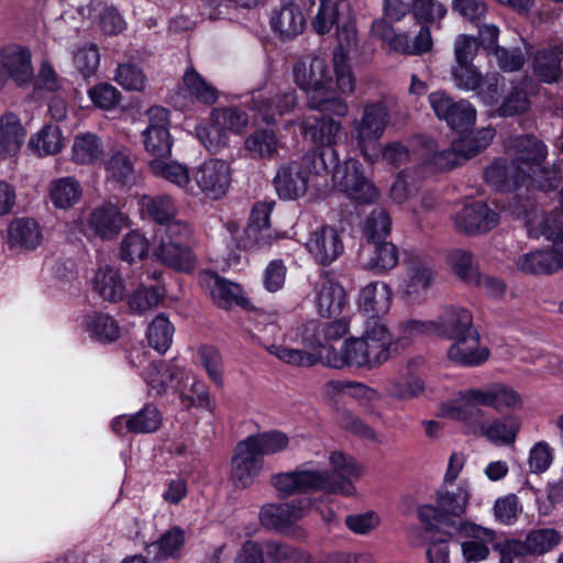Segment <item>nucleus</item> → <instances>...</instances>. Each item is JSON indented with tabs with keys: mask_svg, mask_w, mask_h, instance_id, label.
<instances>
[{
	"mask_svg": "<svg viewBox=\"0 0 563 563\" xmlns=\"http://www.w3.org/2000/svg\"><path fill=\"white\" fill-rule=\"evenodd\" d=\"M332 471L319 462L307 461L295 470L272 475L271 484L279 496L307 495L313 493L353 496L356 488L352 479L361 478L364 467L351 455L333 451L328 456Z\"/></svg>",
	"mask_w": 563,
	"mask_h": 563,
	"instance_id": "obj_1",
	"label": "nucleus"
},
{
	"mask_svg": "<svg viewBox=\"0 0 563 563\" xmlns=\"http://www.w3.org/2000/svg\"><path fill=\"white\" fill-rule=\"evenodd\" d=\"M347 342L352 365L356 368L374 369L388 361L393 338L379 318H368L363 334L350 338Z\"/></svg>",
	"mask_w": 563,
	"mask_h": 563,
	"instance_id": "obj_2",
	"label": "nucleus"
},
{
	"mask_svg": "<svg viewBox=\"0 0 563 563\" xmlns=\"http://www.w3.org/2000/svg\"><path fill=\"white\" fill-rule=\"evenodd\" d=\"M471 496V487L466 481L457 485L442 483L434 492L433 504H423L417 508L418 518L430 528L439 523L448 525L465 514Z\"/></svg>",
	"mask_w": 563,
	"mask_h": 563,
	"instance_id": "obj_3",
	"label": "nucleus"
},
{
	"mask_svg": "<svg viewBox=\"0 0 563 563\" xmlns=\"http://www.w3.org/2000/svg\"><path fill=\"white\" fill-rule=\"evenodd\" d=\"M390 122L386 103L382 101L366 102L360 119L351 123V137L362 156L374 163L380 153V139Z\"/></svg>",
	"mask_w": 563,
	"mask_h": 563,
	"instance_id": "obj_4",
	"label": "nucleus"
},
{
	"mask_svg": "<svg viewBox=\"0 0 563 563\" xmlns=\"http://www.w3.org/2000/svg\"><path fill=\"white\" fill-rule=\"evenodd\" d=\"M249 125V115L236 108L214 109L211 122L197 128V136L209 152H219L229 144V132L241 134Z\"/></svg>",
	"mask_w": 563,
	"mask_h": 563,
	"instance_id": "obj_5",
	"label": "nucleus"
},
{
	"mask_svg": "<svg viewBox=\"0 0 563 563\" xmlns=\"http://www.w3.org/2000/svg\"><path fill=\"white\" fill-rule=\"evenodd\" d=\"M372 33L380 38L391 52L402 55H422L432 49L433 41L429 26L422 25L413 41L407 32H397L395 27L385 20H374Z\"/></svg>",
	"mask_w": 563,
	"mask_h": 563,
	"instance_id": "obj_6",
	"label": "nucleus"
},
{
	"mask_svg": "<svg viewBox=\"0 0 563 563\" xmlns=\"http://www.w3.org/2000/svg\"><path fill=\"white\" fill-rule=\"evenodd\" d=\"M333 184L346 197L358 203H373L378 198V190L364 176L362 164L353 158L335 166Z\"/></svg>",
	"mask_w": 563,
	"mask_h": 563,
	"instance_id": "obj_7",
	"label": "nucleus"
},
{
	"mask_svg": "<svg viewBox=\"0 0 563 563\" xmlns=\"http://www.w3.org/2000/svg\"><path fill=\"white\" fill-rule=\"evenodd\" d=\"M338 45L333 51L332 73L335 77L338 89L342 93H353L355 78L349 64V49L357 43V29L355 23L347 22L338 27Z\"/></svg>",
	"mask_w": 563,
	"mask_h": 563,
	"instance_id": "obj_8",
	"label": "nucleus"
},
{
	"mask_svg": "<svg viewBox=\"0 0 563 563\" xmlns=\"http://www.w3.org/2000/svg\"><path fill=\"white\" fill-rule=\"evenodd\" d=\"M314 0H280L279 7L271 15V27L278 36L290 40L305 30L306 14L314 5Z\"/></svg>",
	"mask_w": 563,
	"mask_h": 563,
	"instance_id": "obj_9",
	"label": "nucleus"
},
{
	"mask_svg": "<svg viewBox=\"0 0 563 563\" xmlns=\"http://www.w3.org/2000/svg\"><path fill=\"white\" fill-rule=\"evenodd\" d=\"M232 168L228 161L209 158L192 173V178L200 191L210 199L223 197L231 185Z\"/></svg>",
	"mask_w": 563,
	"mask_h": 563,
	"instance_id": "obj_10",
	"label": "nucleus"
},
{
	"mask_svg": "<svg viewBox=\"0 0 563 563\" xmlns=\"http://www.w3.org/2000/svg\"><path fill=\"white\" fill-rule=\"evenodd\" d=\"M292 71L296 85L308 95V102L330 84H335L327 60L319 56H307L297 62Z\"/></svg>",
	"mask_w": 563,
	"mask_h": 563,
	"instance_id": "obj_11",
	"label": "nucleus"
},
{
	"mask_svg": "<svg viewBox=\"0 0 563 563\" xmlns=\"http://www.w3.org/2000/svg\"><path fill=\"white\" fill-rule=\"evenodd\" d=\"M429 102L435 115L454 130L467 129L476 121V110L468 101H454L444 91L430 93Z\"/></svg>",
	"mask_w": 563,
	"mask_h": 563,
	"instance_id": "obj_12",
	"label": "nucleus"
},
{
	"mask_svg": "<svg viewBox=\"0 0 563 563\" xmlns=\"http://www.w3.org/2000/svg\"><path fill=\"white\" fill-rule=\"evenodd\" d=\"M506 153L511 162L526 173L544 164L548 157L547 145L534 135H518L506 144Z\"/></svg>",
	"mask_w": 563,
	"mask_h": 563,
	"instance_id": "obj_13",
	"label": "nucleus"
},
{
	"mask_svg": "<svg viewBox=\"0 0 563 563\" xmlns=\"http://www.w3.org/2000/svg\"><path fill=\"white\" fill-rule=\"evenodd\" d=\"M460 534L463 539L461 542L462 556L466 563H479L489 558L495 541L494 529L474 522H464L461 525Z\"/></svg>",
	"mask_w": 563,
	"mask_h": 563,
	"instance_id": "obj_14",
	"label": "nucleus"
},
{
	"mask_svg": "<svg viewBox=\"0 0 563 563\" xmlns=\"http://www.w3.org/2000/svg\"><path fill=\"white\" fill-rule=\"evenodd\" d=\"M311 156L306 155L299 162H291L280 167L274 178V185L278 196L292 200L302 196L308 188L309 163Z\"/></svg>",
	"mask_w": 563,
	"mask_h": 563,
	"instance_id": "obj_15",
	"label": "nucleus"
},
{
	"mask_svg": "<svg viewBox=\"0 0 563 563\" xmlns=\"http://www.w3.org/2000/svg\"><path fill=\"white\" fill-rule=\"evenodd\" d=\"M263 466V457L242 440L236 444L231 459L230 481L234 487L245 489L254 484Z\"/></svg>",
	"mask_w": 563,
	"mask_h": 563,
	"instance_id": "obj_16",
	"label": "nucleus"
},
{
	"mask_svg": "<svg viewBox=\"0 0 563 563\" xmlns=\"http://www.w3.org/2000/svg\"><path fill=\"white\" fill-rule=\"evenodd\" d=\"M310 504L303 500H291L282 504H268L261 508V523L279 532H287L298 520L303 518Z\"/></svg>",
	"mask_w": 563,
	"mask_h": 563,
	"instance_id": "obj_17",
	"label": "nucleus"
},
{
	"mask_svg": "<svg viewBox=\"0 0 563 563\" xmlns=\"http://www.w3.org/2000/svg\"><path fill=\"white\" fill-rule=\"evenodd\" d=\"M520 428V420L516 416L496 417L479 424H470L468 434L483 437L497 446H506L516 442Z\"/></svg>",
	"mask_w": 563,
	"mask_h": 563,
	"instance_id": "obj_18",
	"label": "nucleus"
},
{
	"mask_svg": "<svg viewBox=\"0 0 563 563\" xmlns=\"http://www.w3.org/2000/svg\"><path fill=\"white\" fill-rule=\"evenodd\" d=\"M312 258L322 266L335 262L344 252V244L338 230L323 225L314 230L306 244Z\"/></svg>",
	"mask_w": 563,
	"mask_h": 563,
	"instance_id": "obj_19",
	"label": "nucleus"
},
{
	"mask_svg": "<svg viewBox=\"0 0 563 563\" xmlns=\"http://www.w3.org/2000/svg\"><path fill=\"white\" fill-rule=\"evenodd\" d=\"M498 222V213L481 201L465 206L454 218L456 230L467 235L485 233Z\"/></svg>",
	"mask_w": 563,
	"mask_h": 563,
	"instance_id": "obj_20",
	"label": "nucleus"
},
{
	"mask_svg": "<svg viewBox=\"0 0 563 563\" xmlns=\"http://www.w3.org/2000/svg\"><path fill=\"white\" fill-rule=\"evenodd\" d=\"M274 206V200L255 203L251 212L250 224L245 231L247 236L245 247H266L282 238L280 234L269 229V217Z\"/></svg>",
	"mask_w": 563,
	"mask_h": 563,
	"instance_id": "obj_21",
	"label": "nucleus"
},
{
	"mask_svg": "<svg viewBox=\"0 0 563 563\" xmlns=\"http://www.w3.org/2000/svg\"><path fill=\"white\" fill-rule=\"evenodd\" d=\"M0 74L16 85L29 84L34 75L31 53L19 45H8L0 51Z\"/></svg>",
	"mask_w": 563,
	"mask_h": 563,
	"instance_id": "obj_22",
	"label": "nucleus"
},
{
	"mask_svg": "<svg viewBox=\"0 0 563 563\" xmlns=\"http://www.w3.org/2000/svg\"><path fill=\"white\" fill-rule=\"evenodd\" d=\"M450 361L462 366H478L489 356V351L481 344V335L477 329H473L457 338L448 349Z\"/></svg>",
	"mask_w": 563,
	"mask_h": 563,
	"instance_id": "obj_23",
	"label": "nucleus"
},
{
	"mask_svg": "<svg viewBox=\"0 0 563 563\" xmlns=\"http://www.w3.org/2000/svg\"><path fill=\"white\" fill-rule=\"evenodd\" d=\"M316 303L321 317H334L341 313L346 305L344 288L336 283L327 271L320 273L316 284Z\"/></svg>",
	"mask_w": 563,
	"mask_h": 563,
	"instance_id": "obj_24",
	"label": "nucleus"
},
{
	"mask_svg": "<svg viewBox=\"0 0 563 563\" xmlns=\"http://www.w3.org/2000/svg\"><path fill=\"white\" fill-rule=\"evenodd\" d=\"M433 325L435 335L452 341L475 329L472 312L456 306L445 307Z\"/></svg>",
	"mask_w": 563,
	"mask_h": 563,
	"instance_id": "obj_25",
	"label": "nucleus"
},
{
	"mask_svg": "<svg viewBox=\"0 0 563 563\" xmlns=\"http://www.w3.org/2000/svg\"><path fill=\"white\" fill-rule=\"evenodd\" d=\"M128 225V217L112 203L95 208L88 219L89 229L102 240L114 239Z\"/></svg>",
	"mask_w": 563,
	"mask_h": 563,
	"instance_id": "obj_26",
	"label": "nucleus"
},
{
	"mask_svg": "<svg viewBox=\"0 0 563 563\" xmlns=\"http://www.w3.org/2000/svg\"><path fill=\"white\" fill-rule=\"evenodd\" d=\"M484 407L496 411L519 410L523 406L522 396L511 386L497 383L479 388L472 395Z\"/></svg>",
	"mask_w": 563,
	"mask_h": 563,
	"instance_id": "obj_27",
	"label": "nucleus"
},
{
	"mask_svg": "<svg viewBox=\"0 0 563 563\" xmlns=\"http://www.w3.org/2000/svg\"><path fill=\"white\" fill-rule=\"evenodd\" d=\"M526 172L506 158L495 159L485 170V179L494 189L508 191L526 185Z\"/></svg>",
	"mask_w": 563,
	"mask_h": 563,
	"instance_id": "obj_28",
	"label": "nucleus"
},
{
	"mask_svg": "<svg viewBox=\"0 0 563 563\" xmlns=\"http://www.w3.org/2000/svg\"><path fill=\"white\" fill-rule=\"evenodd\" d=\"M185 369L172 362L158 361L151 363L144 372L150 393L155 396L164 395L169 387L175 389L185 374Z\"/></svg>",
	"mask_w": 563,
	"mask_h": 563,
	"instance_id": "obj_29",
	"label": "nucleus"
},
{
	"mask_svg": "<svg viewBox=\"0 0 563 563\" xmlns=\"http://www.w3.org/2000/svg\"><path fill=\"white\" fill-rule=\"evenodd\" d=\"M24 129L18 114L7 111L0 115V157L15 156L25 140Z\"/></svg>",
	"mask_w": 563,
	"mask_h": 563,
	"instance_id": "obj_30",
	"label": "nucleus"
},
{
	"mask_svg": "<svg viewBox=\"0 0 563 563\" xmlns=\"http://www.w3.org/2000/svg\"><path fill=\"white\" fill-rule=\"evenodd\" d=\"M175 391L183 408L189 410L211 409V399L206 384L197 379L191 373L185 372L183 378L175 385Z\"/></svg>",
	"mask_w": 563,
	"mask_h": 563,
	"instance_id": "obj_31",
	"label": "nucleus"
},
{
	"mask_svg": "<svg viewBox=\"0 0 563 563\" xmlns=\"http://www.w3.org/2000/svg\"><path fill=\"white\" fill-rule=\"evenodd\" d=\"M391 296V289L386 283L372 282L361 289L357 305L371 318H377L389 310Z\"/></svg>",
	"mask_w": 563,
	"mask_h": 563,
	"instance_id": "obj_32",
	"label": "nucleus"
},
{
	"mask_svg": "<svg viewBox=\"0 0 563 563\" xmlns=\"http://www.w3.org/2000/svg\"><path fill=\"white\" fill-rule=\"evenodd\" d=\"M479 391V388H468L459 394V396L446 406V415L464 422V432L468 434L470 424H479L484 411L478 400L472 397L473 393Z\"/></svg>",
	"mask_w": 563,
	"mask_h": 563,
	"instance_id": "obj_33",
	"label": "nucleus"
},
{
	"mask_svg": "<svg viewBox=\"0 0 563 563\" xmlns=\"http://www.w3.org/2000/svg\"><path fill=\"white\" fill-rule=\"evenodd\" d=\"M92 288L100 298L110 302L121 301L126 291L125 283L120 272L110 266H100L92 278Z\"/></svg>",
	"mask_w": 563,
	"mask_h": 563,
	"instance_id": "obj_34",
	"label": "nucleus"
},
{
	"mask_svg": "<svg viewBox=\"0 0 563 563\" xmlns=\"http://www.w3.org/2000/svg\"><path fill=\"white\" fill-rule=\"evenodd\" d=\"M406 278L401 290L408 298H419L432 284L434 274L431 267L419 257H412L406 263Z\"/></svg>",
	"mask_w": 563,
	"mask_h": 563,
	"instance_id": "obj_35",
	"label": "nucleus"
},
{
	"mask_svg": "<svg viewBox=\"0 0 563 563\" xmlns=\"http://www.w3.org/2000/svg\"><path fill=\"white\" fill-rule=\"evenodd\" d=\"M156 257L176 271L190 272L196 264L191 245L161 240L155 251Z\"/></svg>",
	"mask_w": 563,
	"mask_h": 563,
	"instance_id": "obj_36",
	"label": "nucleus"
},
{
	"mask_svg": "<svg viewBox=\"0 0 563 563\" xmlns=\"http://www.w3.org/2000/svg\"><path fill=\"white\" fill-rule=\"evenodd\" d=\"M296 106L297 97L294 90L278 93L272 100L264 99L262 96L252 99V108L262 115L266 123H274L277 117L289 113Z\"/></svg>",
	"mask_w": 563,
	"mask_h": 563,
	"instance_id": "obj_37",
	"label": "nucleus"
},
{
	"mask_svg": "<svg viewBox=\"0 0 563 563\" xmlns=\"http://www.w3.org/2000/svg\"><path fill=\"white\" fill-rule=\"evenodd\" d=\"M8 238L12 247L32 250L41 243L42 232L35 220L20 218L10 223Z\"/></svg>",
	"mask_w": 563,
	"mask_h": 563,
	"instance_id": "obj_38",
	"label": "nucleus"
},
{
	"mask_svg": "<svg viewBox=\"0 0 563 563\" xmlns=\"http://www.w3.org/2000/svg\"><path fill=\"white\" fill-rule=\"evenodd\" d=\"M184 542V530L179 527H173L164 532L157 541L147 543L145 552L154 562H161L177 556Z\"/></svg>",
	"mask_w": 563,
	"mask_h": 563,
	"instance_id": "obj_39",
	"label": "nucleus"
},
{
	"mask_svg": "<svg viewBox=\"0 0 563 563\" xmlns=\"http://www.w3.org/2000/svg\"><path fill=\"white\" fill-rule=\"evenodd\" d=\"M280 142L272 130L258 129L244 140V150L252 159H269L277 154Z\"/></svg>",
	"mask_w": 563,
	"mask_h": 563,
	"instance_id": "obj_40",
	"label": "nucleus"
},
{
	"mask_svg": "<svg viewBox=\"0 0 563 563\" xmlns=\"http://www.w3.org/2000/svg\"><path fill=\"white\" fill-rule=\"evenodd\" d=\"M210 295L213 302L223 309H230L232 306L246 307L249 305L240 285L218 275L212 276Z\"/></svg>",
	"mask_w": 563,
	"mask_h": 563,
	"instance_id": "obj_41",
	"label": "nucleus"
},
{
	"mask_svg": "<svg viewBox=\"0 0 563 563\" xmlns=\"http://www.w3.org/2000/svg\"><path fill=\"white\" fill-rule=\"evenodd\" d=\"M66 139L58 125L45 124L29 140V147L40 157L55 155L65 146Z\"/></svg>",
	"mask_w": 563,
	"mask_h": 563,
	"instance_id": "obj_42",
	"label": "nucleus"
},
{
	"mask_svg": "<svg viewBox=\"0 0 563 563\" xmlns=\"http://www.w3.org/2000/svg\"><path fill=\"white\" fill-rule=\"evenodd\" d=\"M306 133L317 146L332 147L342 136L343 125L331 117L322 115L313 123H307Z\"/></svg>",
	"mask_w": 563,
	"mask_h": 563,
	"instance_id": "obj_43",
	"label": "nucleus"
},
{
	"mask_svg": "<svg viewBox=\"0 0 563 563\" xmlns=\"http://www.w3.org/2000/svg\"><path fill=\"white\" fill-rule=\"evenodd\" d=\"M48 196L55 208L69 209L82 196V188L75 177H62L51 181Z\"/></svg>",
	"mask_w": 563,
	"mask_h": 563,
	"instance_id": "obj_44",
	"label": "nucleus"
},
{
	"mask_svg": "<svg viewBox=\"0 0 563 563\" xmlns=\"http://www.w3.org/2000/svg\"><path fill=\"white\" fill-rule=\"evenodd\" d=\"M82 327L91 339L101 343L114 342L120 336L118 322L111 316L102 312L86 316Z\"/></svg>",
	"mask_w": 563,
	"mask_h": 563,
	"instance_id": "obj_45",
	"label": "nucleus"
},
{
	"mask_svg": "<svg viewBox=\"0 0 563 563\" xmlns=\"http://www.w3.org/2000/svg\"><path fill=\"white\" fill-rule=\"evenodd\" d=\"M562 540L561 533L554 528L530 530L522 540L526 555L540 556L555 549Z\"/></svg>",
	"mask_w": 563,
	"mask_h": 563,
	"instance_id": "obj_46",
	"label": "nucleus"
},
{
	"mask_svg": "<svg viewBox=\"0 0 563 563\" xmlns=\"http://www.w3.org/2000/svg\"><path fill=\"white\" fill-rule=\"evenodd\" d=\"M371 243L373 251L364 263L366 269L372 271L375 275H383L397 266L399 256L395 244L383 242V240Z\"/></svg>",
	"mask_w": 563,
	"mask_h": 563,
	"instance_id": "obj_47",
	"label": "nucleus"
},
{
	"mask_svg": "<svg viewBox=\"0 0 563 563\" xmlns=\"http://www.w3.org/2000/svg\"><path fill=\"white\" fill-rule=\"evenodd\" d=\"M244 441L261 457L283 452L289 445V437L278 430L253 434Z\"/></svg>",
	"mask_w": 563,
	"mask_h": 563,
	"instance_id": "obj_48",
	"label": "nucleus"
},
{
	"mask_svg": "<svg viewBox=\"0 0 563 563\" xmlns=\"http://www.w3.org/2000/svg\"><path fill=\"white\" fill-rule=\"evenodd\" d=\"M140 206L143 212L162 227L172 221L177 213L173 198L167 195L143 196Z\"/></svg>",
	"mask_w": 563,
	"mask_h": 563,
	"instance_id": "obj_49",
	"label": "nucleus"
},
{
	"mask_svg": "<svg viewBox=\"0 0 563 563\" xmlns=\"http://www.w3.org/2000/svg\"><path fill=\"white\" fill-rule=\"evenodd\" d=\"M187 95L196 101L212 104L218 100L217 89L192 67H188L183 76Z\"/></svg>",
	"mask_w": 563,
	"mask_h": 563,
	"instance_id": "obj_50",
	"label": "nucleus"
},
{
	"mask_svg": "<svg viewBox=\"0 0 563 563\" xmlns=\"http://www.w3.org/2000/svg\"><path fill=\"white\" fill-rule=\"evenodd\" d=\"M334 86H336V84H334ZM336 92L343 95L338 87H333V84H330L321 93L311 97V100L308 102L309 107L313 110L329 112L336 117H346L350 107L342 97L336 96Z\"/></svg>",
	"mask_w": 563,
	"mask_h": 563,
	"instance_id": "obj_51",
	"label": "nucleus"
},
{
	"mask_svg": "<svg viewBox=\"0 0 563 563\" xmlns=\"http://www.w3.org/2000/svg\"><path fill=\"white\" fill-rule=\"evenodd\" d=\"M174 332V325L167 317L158 314L147 328V342L159 354H164L172 345Z\"/></svg>",
	"mask_w": 563,
	"mask_h": 563,
	"instance_id": "obj_52",
	"label": "nucleus"
},
{
	"mask_svg": "<svg viewBox=\"0 0 563 563\" xmlns=\"http://www.w3.org/2000/svg\"><path fill=\"white\" fill-rule=\"evenodd\" d=\"M166 159H151L150 168L152 173L179 188H186L190 183V174L187 166L173 161L167 162Z\"/></svg>",
	"mask_w": 563,
	"mask_h": 563,
	"instance_id": "obj_53",
	"label": "nucleus"
},
{
	"mask_svg": "<svg viewBox=\"0 0 563 563\" xmlns=\"http://www.w3.org/2000/svg\"><path fill=\"white\" fill-rule=\"evenodd\" d=\"M448 263L454 273L466 284L478 283L481 274L474 264L473 254L466 250H453L448 255Z\"/></svg>",
	"mask_w": 563,
	"mask_h": 563,
	"instance_id": "obj_54",
	"label": "nucleus"
},
{
	"mask_svg": "<svg viewBox=\"0 0 563 563\" xmlns=\"http://www.w3.org/2000/svg\"><path fill=\"white\" fill-rule=\"evenodd\" d=\"M106 173L108 180L128 185L134 179V167L129 155L122 152L113 153L106 161Z\"/></svg>",
	"mask_w": 563,
	"mask_h": 563,
	"instance_id": "obj_55",
	"label": "nucleus"
},
{
	"mask_svg": "<svg viewBox=\"0 0 563 563\" xmlns=\"http://www.w3.org/2000/svg\"><path fill=\"white\" fill-rule=\"evenodd\" d=\"M101 153L99 140L95 134L85 133L75 137L71 158L77 164H91L100 158Z\"/></svg>",
	"mask_w": 563,
	"mask_h": 563,
	"instance_id": "obj_56",
	"label": "nucleus"
},
{
	"mask_svg": "<svg viewBox=\"0 0 563 563\" xmlns=\"http://www.w3.org/2000/svg\"><path fill=\"white\" fill-rule=\"evenodd\" d=\"M562 181L560 169L555 166L545 167L543 164L526 174V184L541 191L548 192L556 189Z\"/></svg>",
	"mask_w": 563,
	"mask_h": 563,
	"instance_id": "obj_57",
	"label": "nucleus"
},
{
	"mask_svg": "<svg viewBox=\"0 0 563 563\" xmlns=\"http://www.w3.org/2000/svg\"><path fill=\"white\" fill-rule=\"evenodd\" d=\"M530 108L528 92L522 85L514 86L497 109L499 117H514L525 113Z\"/></svg>",
	"mask_w": 563,
	"mask_h": 563,
	"instance_id": "obj_58",
	"label": "nucleus"
},
{
	"mask_svg": "<svg viewBox=\"0 0 563 563\" xmlns=\"http://www.w3.org/2000/svg\"><path fill=\"white\" fill-rule=\"evenodd\" d=\"M133 433H153L156 432L163 423V415L155 405H146L141 410L132 415Z\"/></svg>",
	"mask_w": 563,
	"mask_h": 563,
	"instance_id": "obj_59",
	"label": "nucleus"
},
{
	"mask_svg": "<svg viewBox=\"0 0 563 563\" xmlns=\"http://www.w3.org/2000/svg\"><path fill=\"white\" fill-rule=\"evenodd\" d=\"M390 225L389 214L384 209H374L365 220L364 234L368 242L382 241L389 234Z\"/></svg>",
	"mask_w": 563,
	"mask_h": 563,
	"instance_id": "obj_60",
	"label": "nucleus"
},
{
	"mask_svg": "<svg viewBox=\"0 0 563 563\" xmlns=\"http://www.w3.org/2000/svg\"><path fill=\"white\" fill-rule=\"evenodd\" d=\"M471 158L467 151L462 145L461 140L453 142L452 147L437 153L432 158L434 170H443L454 168Z\"/></svg>",
	"mask_w": 563,
	"mask_h": 563,
	"instance_id": "obj_61",
	"label": "nucleus"
},
{
	"mask_svg": "<svg viewBox=\"0 0 563 563\" xmlns=\"http://www.w3.org/2000/svg\"><path fill=\"white\" fill-rule=\"evenodd\" d=\"M521 511L522 506L515 494H508L496 499L493 507L496 521L506 526L514 525Z\"/></svg>",
	"mask_w": 563,
	"mask_h": 563,
	"instance_id": "obj_62",
	"label": "nucleus"
},
{
	"mask_svg": "<svg viewBox=\"0 0 563 563\" xmlns=\"http://www.w3.org/2000/svg\"><path fill=\"white\" fill-rule=\"evenodd\" d=\"M147 239L137 231L129 232L121 242V258L126 262L143 260L148 252Z\"/></svg>",
	"mask_w": 563,
	"mask_h": 563,
	"instance_id": "obj_63",
	"label": "nucleus"
},
{
	"mask_svg": "<svg viewBox=\"0 0 563 563\" xmlns=\"http://www.w3.org/2000/svg\"><path fill=\"white\" fill-rule=\"evenodd\" d=\"M536 75L544 82H553L560 71V58L553 51L542 49L536 55Z\"/></svg>",
	"mask_w": 563,
	"mask_h": 563,
	"instance_id": "obj_64",
	"label": "nucleus"
}]
</instances>
